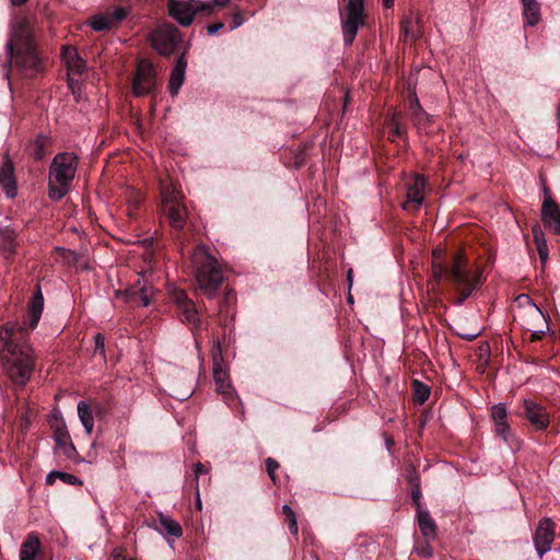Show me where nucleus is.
I'll use <instances>...</instances> for the list:
<instances>
[{
	"label": "nucleus",
	"mask_w": 560,
	"mask_h": 560,
	"mask_svg": "<svg viewBox=\"0 0 560 560\" xmlns=\"http://www.w3.org/2000/svg\"><path fill=\"white\" fill-rule=\"evenodd\" d=\"M44 310L40 285H36L28 302L27 318L23 323L8 322L0 328V352L11 380L25 385L34 368L33 350L27 342L28 331L37 327Z\"/></svg>",
	"instance_id": "1"
},
{
	"label": "nucleus",
	"mask_w": 560,
	"mask_h": 560,
	"mask_svg": "<svg viewBox=\"0 0 560 560\" xmlns=\"http://www.w3.org/2000/svg\"><path fill=\"white\" fill-rule=\"evenodd\" d=\"M5 51L9 56L4 65L7 79L9 69L22 79H34L45 73L46 59L35 43L34 23L30 18L16 16L11 21Z\"/></svg>",
	"instance_id": "2"
},
{
	"label": "nucleus",
	"mask_w": 560,
	"mask_h": 560,
	"mask_svg": "<svg viewBox=\"0 0 560 560\" xmlns=\"http://www.w3.org/2000/svg\"><path fill=\"white\" fill-rule=\"evenodd\" d=\"M432 275L436 281L445 276L452 282L458 298L455 304H463L472 292L482 284V271L479 268L469 267L463 254L453 257L452 265L446 268L441 261L432 262Z\"/></svg>",
	"instance_id": "3"
},
{
	"label": "nucleus",
	"mask_w": 560,
	"mask_h": 560,
	"mask_svg": "<svg viewBox=\"0 0 560 560\" xmlns=\"http://www.w3.org/2000/svg\"><path fill=\"white\" fill-rule=\"evenodd\" d=\"M191 265L197 289L207 298L213 299L224 280L218 259L206 246H197L191 255Z\"/></svg>",
	"instance_id": "4"
},
{
	"label": "nucleus",
	"mask_w": 560,
	"mask_h": 560,
	"mask_svg": "<svg viewBox=\"0 0 560 560\" xmlns=\"http://www.w3.org/2000/svg\"><path fill=\"white\" fill-rule=\"evenodd\" d=\"M78 158L74 153H59L52 159L49 170V198L59 201L69 191L74 178Z\"/></svg>",
	"instance_id": "5"
},
{
	"label": "nucleus",
	"mask_w": 560,
	"mask_h": 560,
	"mask_svg": "<svg viewBox=\"0 0 560 560\" xmlns=\"http://www.w3.org/2000/svg\"><path fill=\"white\" fill-rule=\"evenodd\" d=\"M170 15L182 26H189L197 12H212L210 2H200L196 0H170Z\"/></svg>",
	"instance_id": "6"
},
{
	"label": "nucleus",
	"mask_w": 560,
	"mask_h": 560,
	"mask_svg": "<svg viewBox=\"0 0 560 560\" xmlns=\"http://www.w3.org/2000/svg\"><path fill=\"white\" fill-rule=\"evenodd\" d=\"M345 11L347 18L341 19L343 43L346 46H351L359 28L364 25V0H349Z\"/></svg>",
	"instance_id": "7"
},
{
	"label": "nucleus",
	"mask_w": 560,
	"mask_h": 560,
	"mask_svg": "<svg viewBox=\"0 0 560 560\" xmlns=\"http://www.w3.org/2000/svg\"><path fill=\"white\" fill-rule=\"evenodd\" d=\"M150 40L159 54L170 56L182 42V35L174 25L162 24L151 33Z\"/></svg>",
	"instance_id": "8"
},
{
	"label": "nucleus",
	"mask_w": 560,
	"mask_h": 560,
	"mask_svg": "<svg viewBox=\"0 0 560 560\" xmlns=\"http://www.w3.org/2000/svg\"><path fill=\"white\" fill-rule=\"evenodd\" d=\"M171 299L177 307L178 315L183 323L191 325L192 332L201 329V318L197 311L195 302L188 298L187 293L182 289H173Z\"/></svg>",
	"instance_id": "9"
},
{
	"label": "nucleus",
	"mask_w": 560,
	"mask_h": 560,
	"mask_svg": "<svg viewBox=\"0 0 560 560\" xmlns=\"http://www.w3.org/2000/svg\"><path fill=\"white\" fill-rule=\"evenodd\" d=\"M518 301L525 300L527 306L524 308V315L529 319L525 322L526 328L532 332L530 340L538 341L549 329V325L541 310L526 294H521Z\"/></svg>",
	"instance_id": "10"
},
{
	"label": "nucleus",
	"mask_w": 560,
	"mask_h": 560,
	"mask_svg": "<svg viewBox=\"0 0 560 560\" xmlns=\"http://www.w3.org/2000/svg\"><path fill=\"white\" fill-rule=\"evenodd\" d=\"M156 83L153 65L147 60L138 63L132 81V92L136 96H143L152 92Z\"/></svg>",
	"instance_id": "11"
},
{
	"label": "nucleus",
	"mask_w": 560,
	"mask_h": 560,
	"mask_svg": "<svg viewBox=\"0 0 560 560\" xmlns=\"http://www.w3.org/2000/svg\"><path fill=\"white\" fill-rule=\"evenodd\" d=\"M555 528L556 524L549 517L541 518L538 522L535 534L533 536V541L535 549L540 558L551 548V544L555 539Z\"/></svg>",
	"instance_id": "12"
},
{
	"label": "nucleus",
	"mask_w": 560,
	"mask_h": 560,
	"mask_svg": "<svg viewBox=\"0 0 560 560\" xmlns=\"http://www.w3.org/2000/svg\"><path fill=\"white\" fill-rule=\"evenodd\" d=\"M116 295L124 296L126 302L148 306L154 295V289L152 285L148 284L144 279L139 278L133 287L127 289L125 292H117Z\"/></svg>",
	"instance_id": "13"
},
{
	"label": "nucleus",
	"mask_w": 560,
	"mask_h": 560,
	"mask_svg": "<svg viewBox=\"0 0 560 560\" xmlns=\"http://www.w3.org/2000/svg\"><path fill=\"white\" fill-rule=\"evenodd\" d=\"M427 186L425 178L420 174H413L407 182V201L404 205L405 209H408L409 205H413L415 209L418 210L424 201V189Z\"/></svg>",
	"instance_id": "14"
},
{
	"label": "nucleus",
	"mask_w": 560,
	"mask_h": 560,
	"mask_svg": "<svg viewBox=\"0 0 560 560\" xmlns=\"http://www.w3.org/2000/svg\"><path fill=\"white\" fill-rule=\"evenodd\" d=\"M524 417L530 422L536 430H545L549 425V413L546 408L534 400L524 399Z\"/></svg>",
	"instance_id": "15"
},
{
	"label": "nucleus",
	"mask_w": 560,
	"mask_h": 560,
	"mask_svg": "<svg viewBox=\"0 0 560 560\" xmlns=\"http://www.w3.org/2000/svg\"><path fill=\"white\" fill-rule=\"evenodd\" d=\"M541 221L545 226L550 229L556 235L560 234V208L550 197L544 199Z\"/></svg>",
	"instance_id": "16"
},
{
	"label": "nucleus",
	"mask_w": 560,
	"mask_h": 560,
	"mask_svg": "<svg viewBox=\"0 0 560 560\" xmlns=\"http://www.w3.org/2000/svg\"><path fill=\"white\" fill-rule=\"evenodd\" d=\"M62 59L68 70L69 84L72 85L74 81L72 75H81L85 70V62L73 47L62 48Z\"/></svg>",
	"instance_id": "17"
},
{
	"label": "nucleus",
	"mask_w": 560,
	"mask_h": 560,
	"mask_svg": "<svg viewBox=\"0 0 560 560\" xmlns=\"http://www.w3.org/2000/svg\"><path fill=\"white\" fill-rule=\"evenodd\" d=\"M0 185L8 198H13L16 196L14 167L8 155L4 158L0 168Z\"/></svg>",
	"instance_id": "18"
},
{
	"label": "nucleus",
	"mask_w": 560,
	"mask_h": 560,
	"mask_svg": "<svg viewBox=\"0 0 560 560\" xmlns=\"http://www.w3.org/2000/svg\"><path fill=\"white\" fill-rule=\"evenodd\" d=\"M187 68V60L185 52H183L175 61L170 75L168 90L171 95H177L179 89L185 81V73Z\"/></svg>",
	"instance_id": "19"
},
{
	"label": "nucleus",
	"mask_w": 560,
	"mask_h": 560,
	"mask_svg": "<svg viewBox=\"0 0 560 560\" xmlns=\"http://www.w3.org/2000/svg\"><path fill=\"white\" fill-rule=\"evenodd\" d=\"M417 523L425 542L434 540L438 536V526L428 510L417 511Z\"/></svg>",
	"instance_id": "20"
},
{
	"label": "nucleus",
	"mask_w": 560,
	"mask_h": 560,
	"mask_svg": "<svg viewBox=\"0 0 560 560\" xmlns=\"http://www.w3.org/2000/svg\"><path fill=\"white\" fill-rule=\"evenodd\" d=\"M163 212L174 230L182 231L184 229L187 219V209L182 201L173 206H167V208L163 209Z\"/></svg>",
	"instance_id": "21"
},
{
	"label": "nucleus",
	"mask_w": 560,
	"mask_h": 560,
	"mask_svg": "<svg viewBox=\"0 0 560 560\" xmlns=\"http://www.w3.org/2000/svg\"><path fill=\"white\" fill-rule=\"evenodd\" d=\"M154 528L163 535H170L179 538L183 535L182 526L178 522L164 513H159L158 518L154 521Z\"/></svg>",
	"instance_id": "22"
},
{
	"label": "nucleus",
	"mask_w": 560,
	"mask_h": 560,
	"mask_svg": "<svg viewBox=\"0 0 560 560\" xmlns=\"http://www.w3.org/2000/svg\"><path fill=\"white\" fill-rule=\"evenodd\" d=\"M18 234L16 231L10 226L0 229V250L3 253L5 258H9L15 254L18 246Z\"/></svg>",
	"instance_id": "23"
},
{
	"label": "nucleus",
	"mask_w": 560,
	"mask_h": 560,
	"mask_svg": "<svg viewBox=\"0 0 560 560\" xmlns=\"http://www.w3.org/2000/svg\"><path fill=\"white\" fill-rule=\"evenodd\" d=\"M40 550L39 538L34 534H30L22 544L20 550V560H35Z\"/></svg>",
	"instance_id": "24"
},
{
	"label": "nucleus",
	"mask_w": 560,
	"mask_h": 560,
	"mask_svg": "<svg viewBox=\"0 0 560 560\" xmlns=\"http://www.w3.org/2000/svg\"><path fill=\"white\" fill-rule=\"evenodd\" d=\"M79 419L85 430V432L90 435L94 429V416L91 406L81 400L77 406Z\"/></svg>",
	"instance_id": "25"
},
{
	"label": "nucleus",
	"mask_w": 560,
	"mask_h": 560,
	"mask_svg": "<svg viewBox=\"0 0 560 560\" xmlns=\"http://www.w3.org/2000/svg\"><path fill=\"white\" fill-rule=\"evenodd\" d=\"M523 15L526 20V24L535 26L540 20V5L537 0H522Z\"/></svg>",
	"instance_id": "26"
},
{
	"label": "nucleus",
	"mask_w": 560,
	"mask_h": 560,
	"mask_svg": "<svg viewBox=\"0 0 560 560\" xmlns=\"http://www.w3.org/2000/svg\"><path fill=\"white\" fill-rule=\"evenodd\" d=\"M49 144V139L43 135L33 140L27 150L30 155L35 160H42L46 155V149Z\"/></svg>",
	"instance_id": "27"
},
{
	"label": "nucleus",
	"mask_w": 560,
	"mask_h": 560,
	"mask_svg": "<svg viewBox=\"0 0 560 560\" xmlns=\"http://www.w3.org/2000/svg\"><path fill=\"white\" fill-rule=\"evenodd\" d=\"M213 377L217 384V389L221 394H228L231 386L226 382V372L218 364L215 354L213 355Z\"/></svg>",
	"instance_id": "28"
},
{
	"label": "nucleus",
	"mask_w": 560,
	"mask_h": 560,
	"mask_svg": "<svg viewBox=\"0 0 560 560\" xmlns=\"http://www.w3.org/2000/svg\"><path fill=\"white\" fill-rule=\"evenodd\" d=\"M162 195V202H163V209L167 208V206H173L182 201V195L179 191L176 190V188L171 185L166 184L162 186L161 190Z\"/></svg>",
	"instance_id": "29"
},
{
	"label": "nucleus",
	"mask_w": 560,
	"mask_h": 560,
	"mask_svg": "<svg viewBox=\"0 0 560 560\" xmlns=\"http://www.w3.org/2000/svg\"><path fill=\"white\" fill-rule=\"evenodd\" d=\"M56 451L60 452L65 457L72 459L77 455V450L71 442L70 435H63L61 439L55 441Z\"/></svg>",
	"instance_id": "30"
},
{
	"label": "nucleus",
	"mask_w": 560,
	"mask_h": 560,
	"mask_svg": "<svg viewBox=\"0 0 560 560\" xmlns=\"http://www.w3.org/2000/svg\"><path fill=\"white\" fill-rule=\"evenodd\" d=\"M90 25L96 32H102V31L110 30L114 27L113 21L110 20L108 14L95 15L91 20Z\"/></svg>",
	"instance_id": "31"
},
{
	"label": "nucleus",
	"mask_w": 560,
	"mask_h": 560,
	"mask_svg": "<svg viewBox=\"0 0 560 560\" xmlns=\"http://www.w3.org/2000/svg\"><path fill=\"white\" fill-rule=\"evenodd\" d=\"M282 512L288 520L290 533L292 535L296 536L299 533V526H298V520H296L294 511L291 509L290 505L284 504V505H282Z\"/></svg>",
	"instance_id": "32"
},
{
	"label": "nucleus",
	"mask_w": 560,
	"mask_h": 560,
	"mask_svg": "<svg viewBox=\"0 0 560 560\" xmlns=\"http://www.w3.org/2000/svg\"><path fill=\"white\" fill-rule=\"evenodd\" d=\"M412 386L416 399L420 404H424L430 396V388L417 380L413 381Z\"/></svg>",
	"instance_id": "33"
},
{
	"label": "nucleus",
	"mask_w": 560,
	"mask_h": 560,
	"mask_svg": "<svg viewBox=\"0 0 560 560\" xmlns=\"http://www.w3.org/2000/svg\"><path fill=\"white\" fill-rule=\"evenodd\" d=\"M51 428L54 430V434H52L54 441L61 439V436H63V435H70L67 430L66 422L62 418H60V419L56 418L55 421L51 423Z\"/></svg>",
	"instance_id": "34"
},
{
	"label": "nucleus",
	"mask_w": 560,
	"mask_h": 560,
	"mask_svg": "<svg viewBox=\"0 0 560 560\" xmlns=\"http://www.w3.org/2000/svg\"><path fill=\"white\" fill-rule=\"evenodd\" d=\"M411 118L417 125L425 126L431 122V116L422 107L411 113Z\"/></svg>",
	"instance_id": "35"
},
{
	"label": "nucleus",
	"mask_w": 560,
	"mask_h": 560,
	"mask_svg": "<svg viewBox=\"0 0 560 560\" xmlns=\"http://www.w3.org/2000/svg\"><path fill=\"white\" fill-rule=\"evenodd\" d=\"M491 416H492L494 423L506 421L508 410H506L505 405L498 404V405L493 406Z\"/></svg>",
	"instance_id": "36"
},
{
	"label": "nucleus",
	"mask_w": 560,
	"mask_h": 560,
	"mask_svg": "<svg viewBox=\"0 0 560 560\" xmlns=\"http://www.w3.org/2000/svg\"><path fill=\"white\" fill-rule=\"evenodd\" d=\"M411 28H412L411 19L408 16H405L400 21V31L402 32L405 39H415L416 38L415 34L411 32Z\"/></svg>",
	"instance_id": "37"
},
{
	"label": "nucleus",
	"mask_w": 560,
	"mask_h": 560,
	"mask_svg": "<svg viewBox=\"0 0 560 560\" xmlns=\"http://www.w3.org/2000/svg\"><path fill=\"white\" fill-rule=\"evenodd\" d=\"M113 21V25L116 26L127 16V10L122 7L115 8L112 12L107 13Z\"/></svg>",
	"instance_id": "38"
},
{
	"label": "nucleus",
	"mask_w": 560,
	"mask_h": 560,
	"mask_svg": "<svg viewBox=\"0 0 560 560\" xmlns=\"http://www.w3.org/2000/svg\"><path fill=\"white\" fill-rule=\"evenodd\" d=\"M495 425V433L501 436L505 442L509 441V438L511 435V430H510V425L508 424L506 421L504 422H498V423H494Z\"/></svg>",
	"instance_id": "39"
},
{
	"label": "nucleus",
	"mask_w": 560,
	"mask_h": 560,
	"mask_svg": "<svg viewBox=\"0 0 560 560\" xmlns=\"http://www.w3.org/2000/svg\"><path fill=\"white\" fill-rule=\"evenodd\" d=\"M95 340V349L94 353L100 354L103 359H105V339L102 334H96L94 336Z\"/></svg>",
	"instance_id": "40"
},
{
	"label": "nucleus",
	"mask_w": 560,
	"mask_h": 560,
	"mask_svg": "<svg viewBox=\"0 0 560 560\" xmlns=\"http://www.w3.org/2000/svg\"><path fill=\"white\" fill-rule=\"evenodd\" d=\"M279 468V463L271 458V457H268L266 459V470L268 472V476L270 477V479L276 482V470Z\"/></svg>",
	"instance_id": "41"
},
{
	"label": "nucleus",
	"mask_w": 560,
	"mask_h": 560,
	"mask_svg": "<svg viewBox=\"0 0 560 560\" xmlns=\"http://www.w3.org/2000/svg\"><path fill=\"white\" fill-rule=\"evenodd\" d=\"M407 481L408 483L410 485V487H421V483H420V476L419 474L417 472L416 468L413 466H409L408 467V476H407Z\"/></svg>",
	"instance_id": "42"
},
{
	"label": "nucleus",
	"mask_w": 560,
	"mask_h": 560,
	"mask_svg": "<svg viewBox=\"0 0 560 560\" xmlns=\"http://www.w3.org/2000/svg\"><path fill=\"white\" fill-rule=\"evenodd\" d=\"M58 479L72 486L82 485V481L77 476L68 472L58 471Z\"/></svg>",
	"instance_id": "43"
},
{
	"label": "nucleus",
	"mask_w": 560,
	"mask_h": 560,
	"mask_svg": "<svg viewBox=\"0 0 560 560\" xmlns=\"http://www.w3.org/2000/svg\"><path fill=\"white\" fill-rule=\"evenodd\" d=\"M70 255L73 257V264L78 269L88 270L90 268L89 261L83 256H79L74 252H71Z\"/></svg>",
	"instance_id": "44"
},
{
	"label": "nucleus",
	"mask_w": 560,
	"mask_h": 560,
	"mask_svg": "<svg viewBox=\"0 0 560 560\" xmlns=\"http://www.w3.org/2000/svg\"><path fill=\"white\" fill-rule=\"evenodd\" d=\"M421 487H412L411 488V499L415 504L417 511L423 509L421 503Z\"/></svg>",
	"instance_id": "45"
},
{
	"label": "nucleus",
	"mask_w": 560,
	"mask_h": 560,
	"mask_svg": "<svg viewBox=\"0 0 560 560\" xmlns=\"http://www.w3.org/2000/svg\"><path fill=\"white\" fill-rule=\"evenodd\" d=\"M408 102L410 114L413 113L416 109L422 107L415 90L410 92Z\"/></svg>",
	"instance_id": "46"
},
{
	"label": "nucleus",
	"mask_w": 560,
	"mask_h": 560,
	"mask_svg": "<svg viewBox=\"0 0 560 560\" xmlns=\"http://www.w3.org/2000/svg\"><path fill=\"white\" fill-rule=\"evenodd\" d=\"M536 247H537V252H538L540 261L542 265H545L548 259L547 242H540V244L536 245Z\"/></svg>",
	"instance_id": "47"
},
{
	"label": "nucleus",
	"mask_w": 560,
	"mask_h": 560,
	"mask_svg": "<svg viewBox=\"0 0 560 560\" xmlns=\"http://www.w3.org/2000/svg\"><path fill=\"white\" fill-rule=\"evenodd\" d=\"M532 231H533V236H534V241H535L536 245L540 244V242H547L545 238L544 232L539 225H534Z\"/></svg>",
	"instance_id": "48"
},
{
	"label": "nucleus",
	"mask_w": 560,
	"mask_h": 560,
	"mask_svg": "<svg viewBox=\"0 0 560 560\" xmlns=\"http://www.w3.org/2000/svg\"><path fill=\"white\" fill-rule=\"evenodd\" d=\"M208 471H209L208 467H206V465H203L202 463L195 464L194 472H195V477H196V485H198L199 477L201 475L208 474Z\"/></svg>",
	"instance_id": "49"
},
{
	"label": "nucleus",
	"mask_w": 560,
	"mask_h": 560,
	"mask_svg": "<svg viewBox=\"0 0 560 560\" xmlns=\"http://www.w3.org/2000/svg\"><path fill=\"white\" fill-rule=\"evenodd\" d=\"M389 125L393 127L394 132L396 136L401 137L405 133L404 128L400 126V124L396 120L395 116L392 118Z\"/></svg>",
	"instance_id": "50"
},
{
	"label": "nucleus",
	"mask_w": 560,
	"mask_h": 560,
	"mask_svg": "<svg viewBox=\"0 0 560 560\" xmlns=\"http://www.w3.org/2000/svg\"><path fill=\"white\" fill-rule=\"evenodd\" d=\"M224 24L222 22H218V23H213V24H209L207 26V32L209 35H214L217 34L221 28H223Z\"/></svg>",
	"instance_id": "51"
},
{
	"label": "nucleus",
	"mask_w": 560,
	"mask_h": 560,
	"mask_svg": "<svg viewBox=\"0 0 560 560\" xmlns=\"http://www.w3.org/2000/svg\"><path fill=\"white\" fill-rule=\"evenodd\" d=\"M192 395V389L191 388H188L186 389L185 392L183 393H178L176 395H174V397L178 400H186L188 399L190 396Z\"/></svg>",
	"instance_id": "52"
},
{
	"label": "nucleus",
	"mask_w": 560,
	"mask_h": 560,
	"mask_svg": "<svg viewBox=\"0 0 560 560\" xmlns=\"http://www.w3.org/2000/svg\"><path fill=\"white\" fill-rule=\"evenodd\" d=\"M58 479V471L57 470H52L50 471L47 477H46V483L47 485H52L55 482V480Z\"/></svg>",
	"instance_id": "53"
},
{
	"label": "nucleus",
	"mask_w": 560,
	"mask_h": 560,
	"mask_svg": "<svg viewBox=\"0 0 560 560\" xmlns=\"http://www.w3.org/2000/svg\"><path fill=\"white\" fill-rule=\"evenodd\" d=\"M418 553H419V555H421V556H423V557L429 558V557H431V556H432V550H431V548L427 545V546H424V547H422V548H419V549H418Z\"/></svg>",
	"instance_id": "54"
},
{
	"label": "nucleus",
	"mask_w": 560,
	"mask_h": 560,
	"mask_svg": "<svg viewBox=\"0 0 560 560\" xmlns=\"http://www.w3.org/2000/svg\"><path fill=\"white\" fill-rule=\"evenodd\" d=\"M442 256H443L442 249L436 248L433 250V257H434L433 261H439L440 259H442Z\"/></svg>",
	"instance_id": "55"
},
{
	"label": "nucleus",
	"mask_w": 560,
	"mask_h": 560,
	"mask_svg": "<svg viewBox=\"0 0 560 560\" xmlns=\"http://www.w3.org/2000/svg\"><path fill=\"white\" fill-rule=\"evenodd\" d=\"M196 505L199 510H201V500L199 494V486L196 485Z\"/></svg>",
	"instance_id": "56"
},
{
	"label": "nucleus",
	"mask_w": 560,
	"mask_h": 560,
	"mask_svg": "<svg viewBox=\"0 0 560 560\" xmlns=\"http://www.w3.org/2000/svg\"><path fill=\"white\" fill-rule=\"evenodd\" d=\"M231 0H212V7L213 5H218V7H224Z\"/></svg>",
	"instance_id": "57"
},
{
	"label": "nucleus",
	"mask_w": 560,
	"mask_h": 560,
	"mask_svg": "<svg viewBox=\"0 0 560 560\" xmlns=\"http://www.w3.org/2000/svg\"><path fill=\"white\" fill-rule=\"evenodd\" d=\"M347 280H348L349 285L351 287L352 285V281H353V271H352V269L348 270Z\"/></svg>",
	"instance_id": "58"
},
{
	"label": "nucleus",
	"mask_w": 560,
	"mask_h": 560,
	"mask_svg": "<svg viewBox=\"0 0 560 560\" xmlns=\"http://www.w3.org/2000/svg\"><path fill=\"white\" fill-rule=\"evenodd\" d=\"M10 1H11V4L14 7H19V5H22L27 2V0H10Z\"/></svg>",
	"instance_id": "59"
},
{
	"label": "nucleus",
	"mask_w": 560,
	"mask_h": 560,
	"mask_svg": "<svg viewBox=\"0 0 560 560\" xmlns=\"http://www.w3.org/2000/svg\"><path fill=\"white\" fill-rule=\"evenodd\" d=\"M462 337L466 340H474L477 337V334L462 335Z\"/></svg>",
	"instance_id": "60"
},
{
	"label": "nucleus",
	"mask_w": 560,
	"mask_h": 560,
	"mask_svg": "<svg viewBox=\"0 0 560 560\" xmlns=\"http://www.w3.org/2000/svg\"><path fill=\"white\" fill-rule=\"evenodd\" d=\"M383 5L385 8H392L394 5V0H383Z\"/></svg>",
	"instance_id": "61"
},
{
	"label": "nucleus",
	"mask_w": 560,
	"mask_h": 560,
	"mask_svg": "<svg viewBox=\"0 0 560 560\" xmlns=\"http://www.w3.org/2000/svg\"><path fill=\"white\" fill-rule=\"evenodd\" d=\"M112 560H125V558L121 555L117 553L113 557Z\"/></svg>",
	"instance_id": "62"
},
{
	"label": "nucleus",
	"mask_w": 560,
	"mask_h": 560,
	"mask_svg": "<svg viewBox=\"0 0 560 560\" xmlns=\"http://www.w3.org/2000/svg\"><path fill=\"white\" fill-rule=\"evenodd\" d=\"M394 444V441L392 439H387L386 441V445H387V448L389 450L390 446Z\"/></svg>",
	"instance_id": "63"
},
{
	"label": "nucleus",
	"mask_w": 560,
	"mask_h": 560,
	"mask_svg": "<svg viewBox=\"0 0 560 560\" xmlns=\"http://www.w3.org/2000/svg\"><path fill=\"white\" fill-rule=\"evenodd\" d=\"M557 119H558L559 125H560V104L558 105V109H557Z\"/></svg>",
	"instance_id": "64"
}]
</instances>
